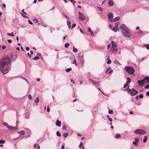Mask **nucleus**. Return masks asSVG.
I'll list each match as a JSON object with an SVG mask.
<instances>
[{"label": "nucleus", "mask_w": 149, "mask_h": 149, "mask_svg": "<svg viewBox=\"0 0 149 149\" xmlns=\"http://www.w3.org/2000/svg\"><path fill=\"white\" fill-rule=\"evenodd\" d=\"M145 46L147 49H149V44H147Z\"/></svg>", "instance_id": "38"}, {"label": "nucleus", "mask_w": 149, "mask_h": 149, "mask_svg": "<svg viewBox=\"0 0 149 149\" xmlns=\"http://www.w3.org/2000/svg\"><path fill=\"white\" fill-rule=\"evenodd\" d=\"M125 69L127 72L130 74H132L134 72V69L131 66L125 67Z\"/></svg>", "instance_id": "3"}, {"label": "nucleus", "mask_w": 149, "mask_h": 149, "mask_svg": "<svg viewBox=\"0 0 149 149\" xmlns=\"http://www.w3.org/2000/svg\"><path fill=\"white\" fill-rule=\"evenodd\" d=\"M10 58L8 56L3 57L0 61V70L4 74H7L11 67Z\"/></svg>", "instance_id": "1"}, {"label": "nucleus", "mask_w": 149, "mask_h": 149, "mask_svg": "<svg viewBox=\"0 0 149 149\" xmlns=\"http://www.w3.org/2000/svg\"><path fill=\"white\" fill-rule=\"evenodd\" d=\"M61 122L60 121H59L58 119H57L56 121V126L60 127L61 126Z\"/></svg>", "instance_id": "11"}, {"label": "nucleus", "mask_w": 149, "mask_h": 149, "mask_svg": "<svg viewBox=\"0 0 149 149\" xmlns=\"http://www.w3.org/2000/svg\"><path fill=\"white\" fill-rule=\"evenodd\" d=\"M121 136L119 134H117L116 135V138H119Z\"/></svg>", "instance_id": "39"}, {"label": "nucleus", "mask_w": 149, "mask_h": 149, "mask_svg": "<svg viewBox=\"0 0 149 149\" xmlns=\"http://www.w3.org/2000/svg\"><path fill=\"white\" fill-rule=\"evenodd\" d=\"M144 88H146V89H148V88H149V84H147L145 86H144Z\"/></svg>", "instance_id": "42"}, {"label": "nucleus", "mask_w": 149, "mask_h": 149, "mask_svg": "<svg viewBox=\"0 0 149 149\" xmlns=\"http://www.w3.org/2000/svg\"><path fill=\"white\" fill-rule=\"evenodd\" d=\"M146 95L148 96H149V91H147L146 93Z\"/></svg>", "instance_id": "63"}, {"label": "nucleus", "mask_w": 149, "mask_h": 149, "mask_svg": "<svg viewBox=\"0 0 149 149\" xmlns=\"http://www.w3.org/2000/svg\"><path fill=\"white\" fill-rule=\"evenodd\" d=\"M131 89H130V88H129V87H128L126 88L125 90H128V93L131 90Z\"/></svg>", "instance_id": "51"}, {"label": "nucleus", "mask_w": 149, "mask_h": 149, "mask_svg": "<svg viewBox=\"0 0 149 149\" xmlns=\"http://www.w3.org/2000/svg\"><path fill=\"white\" fill-rule=\"evenodd\" d=\"M112 47H115L117 46V44L113 41H111Z\"/></svg>", "instance_id": "16"}, {"label": "nucleus", "mask_w": 149, "mask_h": 149, "mask_svg": "<svg viewBox=\"0 0 149 149\" xmlns=\"http://www.w3.org/2000/svg\"><path fill=\"white\" fill-rule=\"evenodd\" d=\"M71 2L73 3V5L74 6V3H75V1L74 0H69Z\"/></svg>", "instance_id": "49"}, {"label": "nucleus", "mask_w": 149, "mask_h": 149, "mask_svg": "<svg viewBox=\"0 0 149 149\" xmlns=\"http://www.w3.org/2000/svg\"><path fill=\"white\" fill-rule=\"evenodd\" d=\"M28 21L29 23L30 24H33V23L30 20H28Z\"/></svg>", "instance_id": "53"}, {"label": "nucleus", "mask_w": 149, "mask_h": 149, "mask_svg": "<svg viewBox=\"0 0 149 149\" xmlns=\"http://www.w3.org/2000/svg\"><path fill=\"white\" fill-rule=\"evenodd\" d=\"M68 135V133H64L63 134V136L64 137H66Z\"/></svg>", "instance_id": "43"}, {"label": "nucleus", "mask_w": 149, "mask_h": 149, "mask_svg": "<svg viewBox=\"0 0 149 149\" xmlns=\"http://www.w3.org/2000/svg\"><path fill=\"white\" fill-rule=\"evenodd\" d=\"M134 140L135 141L133 142V144L134 146H137L138 145V142L139 140L137 138H135Z\"/></svg>", "instance_id": "9"}, {"label": "nucleus", "mask_w": 149, "mask_h": 149, "mask_svg": "<svg viewBox=\"0 0 149 149\" xmlns=\"http://www.w3.org/2000/svg\"><path fill=\"white\" fill-rule=\"evenodd\" d=\"M119 17H116L115 18L113 19V22H116L118 21L119 20Z\"/></svg>", "instance_id": "19"}, {"label": "nucleus", "mask_w": 149, "mask_h": 149, "mask_svg": "<svg viewBox=\"0 0 149 149\" xmlns=\"http://www.w3.org/2000/svg\"><path fill=\"white\" fill-rule=\"evenodd\" d=\"M56 134L57 136H61V134L58 131L56 132Z\"/></svg>", "instance_id": "31"}, {"label": "nucleus", "mask_w": 149, "mask_h": 149, "mask_svg": "<svg viewBox=\"0 0 149 149\" xmlns=\"http://www.w3.org/2000/svg\"><path fill=\"white\" fill-rule=\"evenodd\" d=\"M72 70V68H68L66 69L65 71L67 72H68L69 71H70Z\"/></svg>", "instance_id": "24"}, {"label": "nucleus", "mask_w": 149, "mask_h": 149, "mask_svg": "<svg viewBox=\"0 0 149 149\" xmlns=\"http://www.w3.org/2000/svg\"><path fill=\"white\" fill-rule=\"evenodd\" d=\"M144 79L145 81L147 80L146 82H145V83H149V77L147 76Z\"/></svg>", "instance_id": "15"}, {"label": "nucleus", "mask_w": 149, "mask_h": 149, "mask_svg": "<svg viewBox=\"0 0 149 149\" xmlns=\"http://www.w3.org/2000/svg\"><path fill=\"white\" fill-rule=\"evenodd\" d=\"M20 133L22 135H23L24 134L25 132L24 130H22L20 132Z\"/></svg>", "instance_id": "48"}, {"label": "nucleus", "mask_w": 149, "mask_h": 149, "mask_svg": "<svg viewBox=\"0 0 149 149\" xmlns=\"http://www.w3.org/2000/svg\"><path fill=\"white\" fill-rule=\"evenodd\" d=\"M89 81L90 82H92V83L95 85V83H96L97 81H93L91 79H89Z\"/></svg>", "instance_id": "22"}, {"label": "nucleus", "mask_w": 149, "mask_h": 149, "mask_svg": "<svg viewBox=\"0 0 149 149\" xmlns=\"http://www.w3.org/2000/svg\"><path fill=\"white\" fill-rule=\"evenodd\" d=\"M113 72V70H111L108 72V74L111 73Z\"/></svg>", "instance_id": "62"}, {"label": "nucleus", "mask_w": 149, "mask_h": 149, "mask_svg": "<svg viewBox=\"0 0 149 149\" xmlns=\"http://www.w3.org/2000/svg\"><path fill=\"white\" fill-rule=\"evenodd\" d=\"M37 55L38 56H40V57H41V54L40 53H37Z\"/></svg>", "instance_id": "59"}, {"label": "nucleus", "mask_w": 149, "mask_h": 149, "mask_svg": "<svg viewBox=\"0 0 149 149\" xmlns=\"http://www.w3.org/2000/svg\"><path fill=\"white\" fill-rule=\"evenodd\" d=\"M62 129L63 130H66V126L65 125H63V126Z\"/></svg>", "instance_id": "41"}, {"label": "nucleus", "mask_w": 149, "mask_h": 149, "mask_svg": "<svg viewBox=\"0 0 149 149\" xmlns=\"http://www.w3.org/2000/svg\"><path fill=\"white\" fill-rule=\"evenodd\" d=\"M72 64H75L77 66V64L76 63V61L75 59H74L72 63Z\"/></svg>", "instance_id": "37"}, {"label": "nucleus", "mask_w": 149, "mask_h": 149, "mask_svg": "<svg viewBox=\"0 0 149 149\" xmlns=\"http://www.w3.org/2000/svg\"><path fill=\"white\" fill-rule=\"evenodd\" d=\"M147 136H145L144 137V139H143V141L144 142L146 143L147 141Z\"/></svg>", "instance_id": "21"}, {"label": "nucleus", "mask_w": 149, "mask_h": 149, "mask_svg": "<svg viewBox=\"0 0 149 149\" xmlns=\"http://www.w3.org/2000/svg\"><path fill=\"white\" fill-rule=\"evenodd\" d=\"M70 80H71V82H72V83L73 84L74 83V80H73L72 79H71Z\"/></svg>", "instance_id": "61"}, {"label": "nucleus", "mask_w": 149, "mask_h": 149, "mask_svg": "<svg viewBox=\"0 0 149 149\" xmlns=\"http://www.w3.org/2000/svg\"><path fill=\"white\" fill-rule=\"evenodd\" d=\"M67 25L68 26V27L69 29H70L71 28V23L69 21L67 20Z\"/></svg>", "instance_id": "18"}, {"label": "nucleus", "mask_w": 149, "mask_h": 149, "mask_svg": "<svg viewBox=\"0 0 149 149\" xmlns=\"http://www.w3.org/2000/svg\"><path fill=\"white\" fill-rule=\"evenodd\" d=\"M37 146V145L36 144H35L34 145L33 147L34 148H36Z\"/></svg>", "instance_id": "60"}, {"label": "nucleus", "mask_w": 149, "mask_h": 149, "mask_svg": "<svg viewBox=\"0 0 149 149\" xmlns=\"http://www.w3.org/2000/svg\"><path fill=\"white\" fill-rule=\"evenodd\" d=\"M21 14L22 15V17H24V18H28V17L27 16L24 15L22 13H21Z\"/></svg>", "instance_id": "35"}, {"label": "nucleus", "mask_w": 149, "mask_h": 149, "mask_svg": "<svg viewBox=\"0 0 149 149\" xmlns=\"http://www.w3.org/2000/svg\"><path fill=\"white\" fill-rule=\"evenodd\" d=\"M118 24H119V23H118V22L116 23L115 24V27L117 28V27H118Z\"/></svg>", "instance_id": "46"}, {"label": "nucleus", "mask_w": 149, "mask_h": 149, "mask_svg": "<svg viewBox=\"0 0 149 149\" xmlns=\"http://www.w3.org/2000/svg\"><path fill=\"white\" fill-rule=\"evenodd\" d=\"M99 9V10L101 11H102V9L101 7H97Z\"/></svg>", "instance_id": "52"}, {"label": "nucleus", "mask_w": 149, "mask_h": 149, "mask_svg": "<svg viewBox=\"0 0 149 149\" xmlns=\"http://www.w3.org/2000/svg\"><path fill=\"white\" fill-rule=\"evenodd\" d=\"M132 95L134 96L137 94L138 92L134 88H132L129 92Z\"/></svg>", "instance_id": "6"}, {"label": "nucleus", "mask_w": 149, "mask_h": 149, "mask_svg": "<svg viewBox=\"0 0 149 149\" xmlns=\"http://www.w3.org/2000/svg\"><path fill=\"white\" fill-rule=\"evenodd\" d=\"M73 52H74V53H76L77 51V49L76 48H75L74 47V46L73 47Z\"/></svg>", "instance_id": "27"}, {"label": "nucleus", "mask_w": 149, "mask_h": 149, "mask_svg": "<svg viewBox=\"0 0 149 149\" xmlns=\"http://www.w3.org/2000/svg\"><path fill=\"white\" fill-rule=\"evenodd\" d=\"M109 113L111 114H112L113 113V111L112 110H109L108 111Z\"/></svg>", "instance_id": "40"}, {"label": "nucleus", "mask_w": 149, "mask_h": 149, "mask_svg": "<svg viewBox=\"0 0 149 149\" xmlns=\"http://www.w3.org/2000/svg\"><path fill=\"white\" fill-rule=\"evenodd\" d=\"M110 69V68H108L105 71V73H107Z\"/></svg>", "instance_id": "54"}, {"label": "nucleus", "mask_w": 149, "mask_h": 149, "mask_svg": "<svg viewBox=\"0 0 149 149\" xmlns=\"http://www.w3.org/2000/svg\"><path fill=\"white\" fill-rule=\"evenodd\" d=\"M39 59V57L37 56H36L34 58H32V59H33V60H36Z\"/></svg>", "instance_id": "34"}, {"label": "nucleus", "mask_w": 149, "mask_h": 149, "mask_svg": "<svg viewBox=\"0 0 149 149\" xmlns=\"http://www.w3.org/2000/svg\"><path fill=\"white\" fill-rule=\"evenodd\" d=\"M127 81H126V83H125V85L123 86L124 88H125L126 87H127L128 85L130 83L131 81V80L130 78H127Z\"/></svg>", "instance_id": "7"}, {"label": "nucleus", "mask_w": 149, "mask_h": 149, "mask_svg": "<svg viewBox=\"0 0 149 149\" xmlns=\"http://www.w3.org/2000/svg\"><path fill=\"white\" fill-rule=\"evenodd\" d=\"M39 101V98L38 97H37L36 99L35 100L34 102L36 103H38Z\"/></svg>", "instance_id": "29"}, {"label": "nucleus", "mask_w": 149, "mask_h": 149, "mask_svg": "<svg viewBox=\"0 0 149 149\" xmlns=\"http://www.w3.org/2000/svg\"><path fill=\"white\" fill-rule=\"evenodd\" d=\"M138 84L139 86H141V85L143 84L141 80H138Z\"/></svg>", "instance_id": "20"}, {"label": "nucleus", "mask_w": 149, "mask_h": 149, "mask_svg": "<svg viewBox=\"0 0 149 149\" xmlns=\"http://www.w3.org/2000/svg\"><path fill=\"white\" fill-rule=\"evenodd\" d=\"M76 24L75 23H73L72 26V27H72L71 29H72L73 27H75L76 26Z\"/></svg>", "instance_id": "44"}, {"label": "nucleus", "mask_w": 149, "mask_h": 149, "mask_svg": "<svg viewBox=\"0 0 149 149\" xmlns=\"http://www.w3.org/2000/svg\"><path fill=\"white\" fill-rule=\"evenodd\" d=\"M3 124L4 125L7 127V128L8 127V126H9V125H8V124L6 122H4V123H3Z\"/></svg>", "instance_id": "33"}, {"label": "nucleus", "mask_w": 149, "mask_h": 149, "mask_svg": "<svg viewBox=\"0 0 149 149\" xmlns=\"http://www.w3.org/2000/svg\"><path fill=\"white\" fill-rule=\"evenodd\" d=\"M139 97L141 99L143 97V95L142 94H141L139 95Z\"/></svg>", "instance_id": "45"}, {"label": "nucleus", "mask_w": 149, "mask_h": 149, "mask_svg": "<svg viewBox=\"0 0 149 149\" xmlns=\"http://www.w3.org/2000/svg\"><path fill=\"white\" fill-rule=\"evenodd\" d=\"M118 29L117 28H116V27H114L112 29V30L114 31L115 32H116L117 31Z\"/></svg>", "instance_id": "36"}, {"label": "nucleus", "mask_w": 149, "mask_h": 149, "mask_svg": "<svg viewBox=\"0 0 149 149\" xmlns=\"http://www.w3.org/2000/svg\"><path fill=\"white\" fill-rule=\"evenodd\" d=\"M108 119H109V121L110 122H112V119L110 117H109V118H108Z\"/></svg>", "instance_id": "55"}, {"label": "nucleus", "mask_w": 149, "mask_h": 149, "mask_svg": "<svg viewBox=\"0 0 149 149\" xmlns=\"http://www.w3.org/2000/svg\"><path fill=\"white\" fill-rule=\"evenodd\" d=\"M63 16L66 18L69 19V18L66 15L63 14Z\"/></svg>", "instance_id": "58"}, {"label": "nucleus", "mask_w": 149, "mask_h": 149, "mask_svg": "<svg viewBox=\"0 0 149 149\" xmlns=\"http://www.w3.org/2000/svg\"><path fill=\"white\" fill-rule=\"evenodd\" d=\"M83 143L81 142H80V144L79 146V148H80L81 147V146H82V149H84V147L83 146Z\"/></svg>", "instance_id": "23"}, {"label": "nucleus", "mask_w": 149, "mask_h": 149, "mask_svg": "<svg viewBox=\"0 0 149 149\" xmlns=\"http://www.w3.org/2000/svg\"><path fill=\"white\" fill-rule=\"evenodd\" d=\"M135 133L137 134H146V132L141 129H137L135 130Z\"/></svg>", "instance_id": "4"}, {"label": "nucleus", "mask_w": 149, "mask_h": 149, "mask_svg": "<svg viewBox=\"0 0 149 149\" xmlns=\"http://www.w3.org/2000/svg\"><path fill=\"white\" fill-rule=\"evenodd\" d=\"M8 128L9 129L11 130H15L16 129H17V127H13L9 125L8 127Z\"/></svg>", "instance_id": "10"}, {"label": "nucleus", "mask_w": 149, "mask_h": 149, "mask_svg": "<svg viewBox=\"0 0 149 149\" xmlns=\"http://www.w3.org/2000/svg\"><path fill=\"white\" fill-rule=\"evenodd\" d=\"M79 18L82 20H84V17L82 13H81L80 12H79Z\"/></svg>", "instance_id": "8"}, {"label": "nucleus", "mask_w": 149, "mask_h": 149, "mask_svg": "<svg viewBox=\"0 0 149 149\" xmlns=\"http://www.w3.org/2000/svg\"><path fill=\"white\" fill-rule=\"evenodd\" d=\"M88 31L91 34V35L92 36H93V31L91 30V29L89 27L88 28Z\"/></svg>", "instance_id": "17"}, {"label": "nucleus", "mask_w": 149, "mask_h": 149, "mask_svg": "<svg viewBox=\"0 0 149 149\" xmlns=\"http://www.w3.org/2000/svg\"><path fill=\"white\" fill-rule=\"evenodd\" d=\"M5 141L4 140H0V144H3L5 143Z\"/></svg>", "instance_id": "32"}, {"label": "nucleus", "mask_w": 149, "mask_h": 149, "mask_svg": "<svg viewBox=\"0 0 149 149\" xmlns=\"http://www.w3.org/2000/svg\"><path fill=\"white\" fill-rule=\"evenodd\" d=\"M100 81H97L95 83V85L97 87V86H98L100 84Z\"/></svg>", "instance_id": "25"}, {"label": "nucleus", "mask_w": 149, "mask_h": 149, "mask_svg": "<svg viewBox=\"0 0 149 149\" xmlns=\"http://www.w3.org/2000/svg\"><path fill=\"white\" fill-rule=\"evenodd\" d=\"M108 16L109 19H112L113 16L112 13H109L108 14Z\"/></svg>", "instance_id": "14"}, {"label": "nucleus", "mask_w": 149, "mask_h": 149, "mask_svg": "<svg viewBox=\"0 0 149 149\" xmlns=\"http://www.w3.org/2000/svg\"><path fill=\"white\" fill-rule=\"evenodd\" d=\"M32 96L30 95H28V98L30 100L32 99Z\"/></svg>", "instance_id": "47"}, {"label": "nucleus", "mask_w": 149, "mask_h": 149, "mask_svg": "<svg viewBox=\"0 0 149 149\" xmlns=\"http://www.w3.org/2000/svg\"><path fill=\"white\" fill-rule=\"evenodd\" d=\"M79 61V63L83 65L84 62V60L83 58V55L82 54H79L78 56Z\"/></svg>", "instance_id": "5"}, {"label": "nucleus", "mask_w": 149, "mask_h": 149, "mask_svg": "<svg viewBox=\"0 0 149 149\" xmlns=\"http://www.w3.org/2000/svg\"><path fill=\"white\" fill-rule=\"evenodd\" d=\"M26 51H28L29 50V47H26Z\"/></svg>", "instance_id": "56"}, {"label": "nucleus", "mask_w": 149, "mask_h": 149, "mask_svg": "<svg viewBox=\"0 0 149 149\" xmlns=\"http://www.w3.org/2000/svg\"><path fill=\"white\" fill-rule=\"evenodd\" d=\"M7 41L9 43H11L12 42V40H8Z\"/></svg>", "instance_id": "57"}, {"label": "nucleus", "mask_w": 149, "mask_h": 149, "mask_svg": "<svg viewBox=\"0 0 149 149\" xmlns=\"http://www.w3.org/2000/svg\"><path fill=\"white\" fill-rule=\"evenodd\" d=\"M117 49L115 47H112V48L110 50V52L113 53L114 52L117 51Z\"/></svg>", "instance_id": "12"}, {"label": "nucleus", "mask_w": 149, "mask_h": 149, "mask_svg": "<svg viewBox=\"0 0 149 149\" xmlns=\"http://www.w3.org/2000/svg\"><path fill=\"white\" fill-rule=\"evenodd\" d=\"M107 60H108L107 63L109 64H110L111 63V61L109 58V57L107 58Z\"/></svg>", "instance_id": "26"}, {"label": "nucleus", "mask_w": 149, "mask_h": 149, "mask_svg": "<svg viewBox=\"0 0 149 149\" xmlns=\"http://www.w3.org/2000/svg\"><path fill=\"white\" fill-rule=\"evenodd\" d=\"M113 4V2L112 0H109L108 2V5L110 6H112Z\"/></svg>", "instance_id": "13"}, {"label": "nucleus", "mask_w": 149, "mask_h": 149, "mask_svg": "<svg viewBox=\"0 0 149 149\" xmlns=\"http://www.w3.org/2000/svg\"><path fill=\"white\" fill-rule=\"evenodd\" d=\"M65 147L63 145L61 146V149H64Z\"/></svg>", "instance_id": "64"}, {"label": "nucleus", "mask_w": 149, "mask_h": 149, "mask_svg": "<svg viewBox=\"0 0 149 149\" xmlns=\"http://www.w3.org/2000/svg\"><path fill=\"white\" fill-rule=\"evenodd\" d=\"M120 30L122 35L126 37H129L130 34L128 29L124 24H122L120 26Z\"/></svg>", "instance_id": "2"}, {"label": "nucleus", "mask_w": 149, "mask_h": 149, "mask_svg": "<svg viewBox=\"0 0 149 149\" xmlns=\"http://www.w3.org/2000/svg\"><path fill=\"white\" fill-rule=\"evenodd\" d=\"M69 45V44L68 43H65V45L64 47L66 48H67Z\"/></svg>", "instance_id": "30"}, {"label": "nucleus", "mask_w": 149, "mask_h": 149, "mask_svg": "<svg viewBox=\"0 0 149 149\" xmlns=\"http://www.w3.org/2000/svg\"><path fill=\"white\" fill-rule=\"evenodd\" d=\"M7 35H8V36H14V35L13 34V32H12L11 33H7Z\"/></svg>", "instance_id": "28"}, {"label": "nucleus", "mask_w": 149, "mask_h": 149, "mask_svg": "<svg viewBox=\"0 0 149 149\" xmlns=\"http://www.w3.org/2000/svg\"><path fill=\"white\" fill-rule=\"evenodd\" d=\"M47 111L48 112H49L50 111V110L49 108V106H47Z\"/></svg>", "instance_id": "50"}]
</instances>
